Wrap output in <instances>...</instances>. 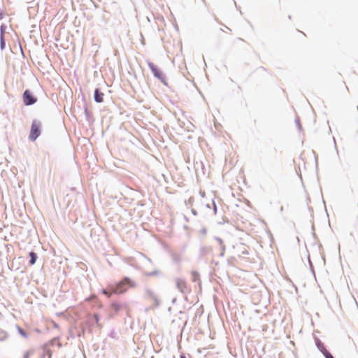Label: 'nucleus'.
Here are the masks:
<instances>
[{
  "label": "nucleus",
  "mask_w": 358,
  "mask_h": 358,
  "mask_svg": "<svg viewBox=\"0 0 358 358\" xmlns=\"http://www.w3.org/2000/svg\"><path fill=\"white\" fill-rule=\"evenodd\" d=\"M111 308L113 310H114L115 311H118L120 309V305L117 303H113L111 304Z\"/></svg>",
  "instance_id": "9b49d317"
},
{
  "label": "nucleus",
  "mask_w": 358,
  "mask_h": 358,
  "mask_svg": "<svg viewBox=\"0 0 358 358\" xmlns=\"http://www.w3.org/2000/svg\"><path fill=\"white\" fill-rule=\"evenodd\" d=\"M29 257H30V264L31 265H33L36 263V259H37V255L35 252H31L29 253Z\"/></svg>",
  "instance_id": "9d476101"
},
{
  "label": "nucleus",
  "mask_w": 358,
  "mask_h": 358,
  "mask_svg": "<svg viewBox=\"0 0 358 358\" xmlns=\"http://www.w3.org/2000/svg\"><path fill=\"white\" fill-rule=\"evenodd\" d=\"M40 124L36 121H34L31 124L29 138L31 141H35L40 135Z\"/></svg>",
  "instance_id": "f03ea898"
},
{
  "label": "nucleus",
  "mask_w": 358,
  "mask_h": 358,
  "mask_svg": "<svg viewBox=\"0 0 358 358\" xmlns=\"http://www.w3.org/2000/svg\"><path fill=\"white\" fill-rule=\"evenodd\" d=\"M103 93L101 92L98 89L94 92V100L97 103H101L103 101Z\"/></svg>",
  "instance_id": "0eeeda50"
},
{
  "label": "nucleus",
  "mask_w": 358,
  "mask_h": 358,
  "mask_svg": "<svg viewBox=\"0 0 358 358\" xmlns=\"http://www.w3.org/2000/svg\"><path fill=\"white\" fill-rule=\"evenodd\" d=\"M18 332L24 338H27V333L20 327L18 328Z\"/></svg>",
  "instance_id": "ddd939ff"
},
{
  "label": "nucleus",
  "mask_w": 358,
  "mask_h": 358,
  "mask_svg": "<svg viewBox=\"0 0 358 358\" xmlns=\"http://www.w3.org/2000/svg\"><path fill=\"white\" fill-rule=\"evenodd\" d=\"M176 284L178 289L182 292H185L187 289V283L185 280L182 278H177Z\"/></svg>",
  "instance_id": "39448f33"
},
{
  "label": "nucleus",
  "mask_w": 358,
  "mask_h": 358,
  "mask_svg": "<svg viewBox=\"0 0 358 358\" xmlns=\"http://www.w3.org/2000/svg\"><path fill=\"white\" fill-rule=\"evenodd\" d=\"M3 13L0 10V20H1L3 18Z\"/></svg>",
  "instance_id": "2eb2a0df"
},
{
  "label": "nucleus",
  "mask_w": 358,
  "mask_h": 358,
  "mask_svg": "<svg viewBox=\"0 0 358 358\" xmlns=\"http://www.w3.org/2000/svg\"><path fill=\"white\" fill-rule=\"evenodd\" d=\"M326 358H334V357L331 355L329 352H326V355H324Z\"/></svg>",
  "instance_id": "4468645a"
},
{
  "label": "nucleus",
  "mask_w": 358,
  "mask_h": 358,
  "mask_svg": "<svg viewBox=\"0 0 358 358\" xmlns=\"http://www.w3.org/2000/svg\"><path fill=\"white\" fill-rule=\"evenodd\" d=\"M317 346L319 348V350L322 352L324 355H326V352H329L325 348L324 344L319 340L316 342Z\"/></svg>",
  "instance_id": "1a4fd4ad"
},
{
  "label": "nucleus",
  "mask_w": 358,
  "mask_h": 358,
  "mask_svg": "<svg viewBox=\"0 0 358 358\" xmlns=\"http://www.w3.org/2000/svg\"><path fill=\"white\" fill-rule=\"evenodd\" d=\"M113 285H109L106 289H102L101 292L107 297L110 298L113 294H116Z\"/></svg>",
  "instance_id": "423d86ee"
},
{
  "label": "nucleus",
  "mask_w": 358,
  "mask_h": 358,
  "mask_svg": "<svg viewBox=\"0 0 358 358\" xmlns=\"http://www.w3.org/2000/svg\"><path fill=\"white\" fill-rule=\"evenodd\" d=\"M136 284L131 279L125 277L117 284L113 285L116 294H120L125 292L128 287H135Z\"/></svg>",
  "instance_id": "f257e3e1"
},
{
  "label": "nucleus",
  "mask_w": 358,
  "mask_h": 358,
  "mask_svg": "<svg viewBox=\"0 0 358 358\" xmlns=\"http://www.w3.org/2000/svg\"><path fill=\"white\" fill-rule=\"evenodd\" d=\"M148 65L150 69L151 70V71L152 72L153 75L157 78L160 80L162 82L164 83L165 78H164L163 73L159 69V68L151 62H148Z\"/></svg>",
  "instance_id": "7ed1b4c3"
},
{
  "label": "nucleus",
  "mask_w": 358,
  "mask_h": 358,
  "mask_svg": "<svg viewBox=\"0 0 358 358\" xmlns=\"http://www.w3.org/2000/svg\"><path fill=\"white\" fill-rule=\"evenodd\" d=\"M3 34L4 27L3 25H1L0 27V46L1 50H3L5 48V41L3 38Z\"/></svg>",
  "instance_id": "6e6552de"
},
{
  "label": "nucleus",
  "mask_w": 358,
  "mask_h": 358,
  "mask_svg": "<svg viewBox=\"0 0 358 358\" xmlns=\"http://www.w3.org/2000/svg\"><path fill=\"white\" fill-rule=\"evenodd\" d=\"M23 101L25 105L29 106L35 103L37 101V99L29 90H27L23 94Z\"/></svg>",
  "instance_id": "20e7f679"
},
{
  "label": "nucleus",
  "mask_w": 358,
  "mask_h": 358,
  "mask_svg": "<svg viewBox=\"0 0 358 358\" xmlns=\"http://www.w3.org/2000/svg\"><path fill=\"white\" fill-rule=\"evenodd\" d=\"M192 280L194 282L196 281L197 280H199V275L196 271H192Z\"/></svg>",
  "instance_id": "f8f14e48"
},
{
  "label": "nucleus",
  "mask_w": 358,
  "mask_h": 358,
  "mask_svg": "<svg viewBox=\"0 0 358 358\" xmlns=\"http://www.w3.org/2000/svg\"><path fill=\"white\" fill-rule=\"evenodd\" d=\"M180 358H186L185 355H180Z\"/></svg>",
  "instance_id": "dca6fc26"
},
{
  "label": "nucleus",
  "mask_w": 358,
  "mask_h": 358,
  "mask_svg": "<svg viewBox=\"0 0 358 358\" xmlns=\"http://www.w3.org/2000/svg\"><path fill=\"white\" fill-rule=\"evenodd\" d=\"M173 358H175V357H173Z\"/></svg>",
  "instance_id": "f3484780"
}]
</instances>
